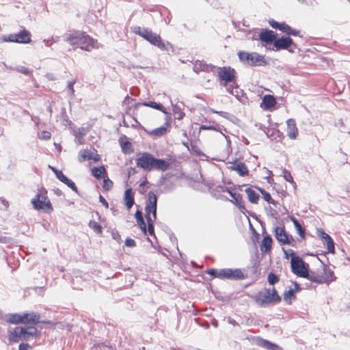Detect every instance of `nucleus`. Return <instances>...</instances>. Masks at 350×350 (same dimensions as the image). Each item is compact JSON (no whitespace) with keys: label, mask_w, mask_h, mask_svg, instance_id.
<instances>
[{"label":"nucleus","mask_w":350,"mask_h":350,"mask_svg":"<svg viewBox=\"0 0 350 350\" xmlns=\"http://www.w3.org/2000/svg\"><path fill=\"white\" fill-rule=\"evenodd\" d=\"M99 202L106 208H108L109 204L107 200L104 198V197L101 195L99 196Z\"/></svg>","instance_id":"obj_64"},{"label":"nucleus","mask_w":350,"mask_h":350,"mask_svg":"<svg viewBox=\"0 0 350 350\" xmlns=\"http://www.w3.org/2000/svg\"><path fill=\"white\" fill-rule=\"evenodd\" d=\"M245 191L247 195V198L250 202L252 204L258 203L260 198V196L258 193H257L251 187H247V189H245Z\"/></svg>","instance_id":"obj_27"},{"label":"nucleus","mask_w":350,"mask_h":350,"mask_svg":"<svg viewBox=\"0 0 350 350\" xmlns=\"http://www.w3.org/2000/svg\"><path fill=\"white\" fill-rule=\"evenodd\" d=\"M268 23L272 28L279 30L281 23H279L273 19H269Z\"/></svg>","instance_id":"obj_54"},{"label":"nucleus","mask_w":350,"mask_h":350,"mask_svg":"<svg viewBox=\"0 0 350 350\" xmlns=\"http://www.w3.org/2000/svg\"><path fill=\"white\" fill-rule=\"evenodd\" d=\"M301 278H307L312 282H315L317 284H323L325 283V280H323V277L317 275L314 273H308L306 276H301Z\"/></svg>","instance_id":"obj_31"},{"label":"nucleus","mask_w":350,"mask_h":350,"mask_svg":"<svg viewBox=\"0 0 350 350\" xmlns=\"http://www.w3.org/2000/svg\"><path fill=\"white\" fill-rule=\"evenodd\" d=\"M289 252L291 258V267L292 272L299 277L308 275V270L305 267L304 261L299 256L296 255L293 250L289 249Z\"/></svg>","instance_id":"obj_8"},{"label":"nucleus","mask_w":350,"mask_h":350,"mask_svg":"<svg viewBox=\"0 0 350 350\" xmlns=\"http://www.w3.org/2000/svg\"><path fill=\"white\" fill-rule=\"evenodd\" d=\"M92 175L96 179H101L107 176V172L103 165L99 167H94L91 170Z\"/></svg>","instance_id":"obj_25"},{"label":"nucleus","mask_w":350,"mask_h":350,"mask_svg":"<svg viewBox=\"0 0 350 350\" xmlns=\"http://www.w3.org/2000/svg\"><path fill=\"white\" fill-rule=\"evenodd\" d=\"M21 323L30 325L29 326H34L40 323V316L38 313L36 312H23L21 314Z\"/></svg>","instance_id":"obj_13"},{"label":"nucleus","mask_w":350,"mask_h":350,"mask_svg":"<svg viewBox=\"0 0 350 350\" xmlns=\"http://www.w3.org/2000/svg\"><path fill=\"white\" fill-rule=\"evenodd\" d=\"M122 151L124 154H127L133 151L132 144L130 142L126 141L124 142H120Z\"/></svg>","instance_id":"obj_39"},{"label":"nucleus","mask_w":350,"mask_h":350,"mask_svg":"<svg viewBox=\"0 0 350 350\" xmlns=\"http://www.w3.org/2000/svg\"><path fill=\"white\" fill-rule=\"evenodd\" d=\"M155 219L152 220H146L148 224V229L146 228L147 231L148 232L150 236H154L155 237L154 234V221Z\"/></svg>","instance_id":"obj_46"},{"label":"nucleus","mask_w":350,"mask_h":350,"mask_svg":"<svg viewBox=\"0 0 350 350\" xmlns=\"http://www.w3.org/2000/svg\"><path fill=\"white\" fill-rule=\"evenodd\" d=\"M238 56L240 62L250 66H264L267 64V61L264 55L258 53H249L246 51H239Z\"/></svg>","instance_id":"obj_7"},{"label":"nucleus","mask_w":350,"mask_h":350,"mask_svg":"<svg viewBox=\"0 0 350 350\" xmlns=\"http://www.w3.org/2000/svg\"><path fill=\"white\" fill-rule=\"evenodd\" d=\"M291 46L294 49H298L297 44L294 43L293 39L289 36H282L281 38L276 37L273 48L271 49L275 51L288 50V52L293 53L295 51L293 49L291 48Z\"/></svg>","instance_id":"obj_9"},{"label":"nucleus","mask_w":350,"mask_h":350,"mask_svg":"<svg viewBox=\"0 0 350 350\" xmlns=\"http://www.w3.org/2000/svg\"><path fill=\"white\" fill-rule=\"evenodd\" d=\"M38 329L35 326L16 327L10 331L8 339L12 342H18L19 340H30L38 336Z\"/></svg>","instance_id":"obj_5"},{"label":"nucleus","mask_w":350,"mask_h":350,"mask_svg":"<svg viewBox=\"0 0 350 350\" xmlns=\"http://www.w3.org/2000/svg\"><path fill=\"white\" fill-rule=\"evenodd\" d=\"M125 245L127 247H135L136 245V243L134 239L127 237L125 240Z\"/></svg>","instance_id":"obj_58"},{"label":"nucleus","mask_w":350,"mask_h":350,"mask_svg":"<svg viewBox=\"0 0 350 350\" xmlns=\"http://www.w3.org/2000/svg\"><path fill=\"white\" fill-rule=\"evenodd\" d=\"M216 189L217 191L227 192L229 193V195L233 198V200H230V202L234 204L241 213H245V212H247L244 206L242 196L240 193L234 192L230 188L223 185H218Z\"/></svg>","instance_id":"obj_10"},{"label":"nucleus","mask_w":350,"mask_h":350,"mask_svg":"<svg viewBox=\"0 0 350 350\" xmlns=\"http://www.w3.org/2000/svg\"><path fill=\"white\" fill-rule=\"evenodd\" d=\"M317 234L324 241V243L326 244L327 252L334 254V242L332 238L328 234L325 233L323 228L317 230Z\"/></svg>","instance_id":"obj_15"},{"label":"nucleus","mask_w":350,"mask_h":350,"mask_svg":"<svg viewBox=\"0 0 350 350\" xmlns=\"http://www.w3.org/2000/svg\"><path fill=\"white\" fill-rule=\"evenodd\" d=\"M200 130H213V131H217L216 127L214 125H201L200 127Z\"/></svg>","instance_id":"obj_61"},{"label":"nucleus","mask_w":350,"mask_h":350,"mask_svg":"<svg viewBox=\"0 0 350 350\" xmlns=\"http://www.w3.org/2000/svg\"><path fill=\"white\" fill-rule=\"evenodd\" d=\"M145 212H146V220H152L156 219L157 218V210L154 209V208H152L151 206L146 205L145 206Z\"/></svg>","instance_id":"obj_32"},{"label":"nucleus","mask_w":350,"mask_h":350,"mask_svg":"<svg viewBox=\"0 0 350 350\" xmlns=\"http://www.w3.org/2000/svg\"><path fill=\"white\" fill-rule=\"evenodd\" d=\"M266 210L267 211L268 215H269L271 217L273 218H276L278 216V212L273 208L271 206H269L268 208H266Z\"/></svg>","instance_id":"obj_56"},{"label":"nucleus","mask_w":350,"mask_h":350,"mask_svg":"<svg viewBox=\"0 0 350 350\" xmlns=\"http://www.w3.org/2000/svg\"><path fill=\"white\" fill-rule=\"evenodd\" d=\"M80 155L83 158V160L88 159L90 160L92 158V154L88 150H83L80 152Z\"/></svg>","instance_id":"obj_50"},{"label":"nucleus","mask_w":350,"mask_h":350,"mask_svg":"<svg viewBox=\"0 0 350 350\" xmlns=\"http://www.w3.org/2000/svg\"><path fill=\"white\" fill-rule=\"evenodd\" d=\"M228 168L231 170L236 171L240 176H245L249 174V170L246 165L243 162H237V161H234Z\"/></svg>","instance_id":"obj_17"},{"label":"nucleus","mask_w":350,"mask_h":350,"mask_svg":"<svg viewBox=\"0 0 350 350\" xmlns=\"http://www.w3.org/2000/svg\"><path fill=\"white\" fill-rule=\"evenodd\" d=\"M200 67H201L202 70L205 71V72H209L210 70H212V68H215V66H214L211 64H208L206 63L200 64Z\"/></svg>","instance_id":"obj_53"},{"label":"nucleus","mask_w":350,"mask_h":350,"mask_svg":"<svg viewBox=\"0 0 350 350\" xmlns=\"http://www.w3.org/2000/svg\"><path fill=\"white\" fill-rule=\"evenodd\" d=\"M255 302L261 308H266L270 305H275L281 301V297L279 295L275 288H265L264 292H258L254 297Z\"/></svg>","instance_id":"obj_4"},{"label":"nucleus","mask_w":350,"mask_h":350,"mask_svg":"<svg viewBox=\"0 0 350 350\" xmlns=\"http://www.w3.org/2000/svg\"><path fill=\"white\" fill-rule=\"evenodd\" d=\"M288 36H294L301 37V36H300V31L299 30H297V29H293V28L291 29V31H290V32H289Z\"/></svg>","instance_id":"obj_62"},{"label":"nucleus","mask_w":350,"mask_h":350,"mask_svg":"<svg viewBox=\"0 0 350 350\" xmlns=\"http://www.w3.org/2000/svg\"><path fill=\"white\" fill-rule=\"evenodd\" d=\"M66 176L64 174V173L61 171L57 176L56 178L63 183V181L66 178Z\"/></svg>","instance_id":"obj_63"},{"label":"nucleus","mask_w":350,"mask_h":350,"mask_svg":"<svg viewBox=\"0 0 350 350\" xmlns=\"http://www.w3.org/2000/svg\"><path fill=\"white\" fill-rule=\"evenodd\" d=\"M219 279H228L232 280H241L245 278V275L240 269L224 268L219 270Z\"/></svg>","instance_id":"obj_11"},{"label":"nucleus","mask_w":350,"mask_h":350,"mask_svg":"<svg viewBox=\"0 0 350 350\" xmlns=\"http://www.w3.org/2000/svg\"><path fill=\"white\" fill-rule=\"evenodd\" d=\"M282 174H283V177L287 181V182H289L291 183H293L294 185H295V183L294 182L293 180V178L290 173V172L288 170H287L286 169H284L282 170Z\"/></svg>","instance_id":"obj_45"},{"label":"nucleus","mask_w":350,"mask_h":350,"mask_svg":"<svg viewBox=\"0 0 350 350\" xmlns=\"http://www.w3.org/2000/svg\"><path fill=\"white\" fill-rule=\"evenodd\" d=\"M16 70L17 72L24 74L27 76H29L33 72L32 70L28 68L27 67L23 66H18L16 68Z\"/></svg>","instance_id":"obj_41"},{"label":"nucleus","mask_w":350,"mask_h":350,"mask_svg":"<svg viewBox=\"0 0 350 350\" xmlns=\"http://www.w3.org/2000/svg\"><path fill=\"white\" fill-rule=\"evenodd\" d=\"M64 40L86 51H90L94 48V40L84 32L75 31L68 33Z\"/></svg>","instance_id":"obj_2"},{"label":"nucleus","mask_w":350,"mask_h":350,"mask_svg":"<svg viewBox=\"0 0 350 350\" xmlns=\"http://www.w3.org/2000/svg\"><path fill=\"white\" fill-rule=\"evenodd\" d=\"M167 133V128L164 126H161L159 128H156L153 129L150 134L157 136V137H161L166 134Z\"/></svg>","instance_id":"obj_37"},{"label":"nucleus","mask_w":350,"mask_h":350,"mask_svg":"<svg viewBox=\"0 0 350 350\" xmlns=\"http://www.w3.org/2000/svg\"><path fill=\"white\" fill-rule=\"evenodd\" d=\"M104 180H103V189L105 190V191H109L113 186V182L109 180L108 178H103Z\"/></svg>","instance_id":"obj_47"},{"label":"nucleus","mask_w":350,"mask_h":350,"mask_svg":"<svg viewBox=\"0 0 350 350\" xmlns=\"http://www.w3.org/2000/svg\"><path fill=\"white\" fill-rule=\"evenodd\" d=\"M141 105L153 108L154 109L159 110L165 114H168L165 108L163 106L162 104H161L159 103H156L154 101H144L143 103H135L134 107L135 109H137L138 107H139Z\"/></svg>","instance_id":"obj_19"},{"label":"nucleus","mask_w":350,"mask_h":350,"mask_svg":"<svg viewBox=\"0 0 350 350\" xmlns=\"http://www.w3.org/2000/svg\"><path fill=\"white\" fill-rule=\"evenodd\" d=\"M88 226L90 228H92L96 233L100 234L102 233L103 228L100 224L98 222L90 220L89 221Z\"/></svg>","instance_id":"obj_38"},{"label":"nucleus","mask_w":350,"mask_h":350,"mask_svg":"<svg viewBox=\"0 0 350 350\" xmlns=\"http://www.w3.org/2000/svg\"><path fill=\"white\" fill-rule=\"evenodd\" d=\"M280 280V278L278 275L276 274L271 272L268 274L267 276V282L270 285H274L275 284L278 283Z\"/></svg>","instance_id":"obj_40"},{"label":"nucleus","mask_w":350,"mask_h":350,"mask_svg":"<svg viewBox=\"0 0 350 350\" xmlns=\"http://www.w3.org/2000/svg\"><path fill=\"white\" fill-rule=\"evenodd\" d=\"M291 28L292 27L289 26L288 24L285 23L284 22H282L280 24L279 30L286 33V35H288Z\"/></svg>","instance_id":"obj_49"},{"label":"nucleus","mask_w":350,"mask_h":350,"mask_svg":"<svg viewBox=\"0 0 350 350\" xmlns=\"http://www.w3.org/2000/svg\"><path fill=\"white\" fill-rule=\"evenodd\" d=\"M136 165L137 167L148 172L154 170L164 172L170 167V163L167 161L163 159L155 158L151 153L148 152L141 154V156L136 159Z\"/></svg>","instance_id":"obj_1"},{"label":"nucleus","mask_w":350,"mask_h":350,"mask_svg":"<svg viewBox=\"0 0 350 350\" xmlns=\"http://www.w3.org/2000/svg\"><path fill=\"white\" fill-rule=\"evenodd\" d=\"M88 131V129L85 127H80L75 131L74 135L76 139H77L79 144H83V137L87 135Z\"/></svg>","instance_id":"obj_30"},{"label":"nucleus","mask_w":350,"mask_h":350,"mask_svg":"<svg viewBox=\"0 0 350 350\" xmlns=\"http://www.w3.org/2000/svg\"><path fill=\"white\" fill-rule=\"evenodd\" d=\"M63 183L66 185L69 188H70L75 193H78L77 187L75 183L68 177L63 181Z\"/></svg>","instance_id":"obj_42"},{"label":"nucleus","mask_w":350,"mask_h":350,"mask_svg":"<svg viewBox=\"0 0 350 350\" xmlns=\"http://www.w3.org/2000/svg\"><path fill=\"white\" fill-rule=\"evenodd\" d=\"M325 277L323 278V280H325V283H329L334 280H335L336 277L334 276V271L332 270H328L325 272Z\"/></svg>","instance_id":"obj_43"},{"label":"nucleus","mask_w":350,"mask_h":350,"mask_svg":"<svg viewBox=\"0 0 350 350\" xmlns=\"http://www.w3.org/2000/svg\"><path fill=\"white\" fill-rule=\"evenodd\" d=\"M146 204L154 208V209L157 210V195L152 191H150L147 194V199L146 201Z\"/></svg>","instance_id":"obj_28"},{"label":"nucleus","mask_w":350,"mask_h":350,"mask_svg":"<svg viewBox=\"0 0 350 350\" xmlns=\"http://www.w3.org/2000/svg\"><path fill=\"white\" fill-rule=\"evenodd\" d=\"M172 111L175 118L178 120H182L185 115L181 107L177 105H172Z\"/></svg>","instance_id":"obj_36"},{"label":"nucleus","mask_w":350,"mask_h":350,"mask_svg":"<svg viewBox=\"0 0 350 350\" xmlns=\"http://www.w3.org/2000/svg\"><path fill=\"white\" fill-rule=\"evenodd\" d=\"M298 234L302 238V239H305V236H306V230L304 227L301 226V225L297 226V228H295Z\"/></svg>","instance_id":"obj_55"},{"label":"nucleus","mask_w":350,"mask_h":350,"mask_svg":"<svg viewBox=\"0 0 350 350\" xmlns=\"http://www.w3.org/2000/svg\"><path fill=\"white\" fill-rule=\"evenodd\" d=\"M124 200L126 208L129 211L135 203L134 192L131 188L126 189L124 193Z\"/></svg>","instance_id":"obj_23"},{"label":"nucleus","mask_w":350,"mask_h":350,"mask_svg":"<svg viewBox=\"0 0 350 350\" xmlns=\"http://www.w3.org/2000/svg\"><path fill=\"white\" fill-rule=\"evenodd\" d=\"M111 237L113 240L116 241L118 243H120L121 236L118 230L113 229L111 232Z\"/></svg>","instance_id":"obj_52"},{"label":"nucleus","mask_w":350,"mask_h":350,"mask_svg":"<svg viewBox=\"0 0 350 350\" xmlns=\"http://www.w3.org/2000/svg\"><path fill=\"white\" fill-rule=\"evenodd\" d=\"M3 42H16L14 33L3 36L1 38Z\"/></svg>","instance_id":"obj_51"},{"label":"nucleus","mask_w":350,"mask_h":350,"mask_svg":"<svg viewBox=\"0 0 350 350\" xmlns=\"http://www.w3.org/2000/svg\"><path fill=\"white\" fill-rule=\"evenodd\" d=\"M276 105L275 97L271 94H266L262 97L260 107L265 110H270Z\"/></svg>","instance_id":"obj_21"},{"label":"nucleus","mask_w":350,"mask_h":350,"mask_svg":"<svg viewBox=\"0 0 350 350\" xmlns=\"http://www.w3.org/2000/svg\"><path fill=\"white\" fill-rule=\"evenodd\" d=\"M135 217L140 229L144 232V234H146L147 232L146 224L144 219L142 212L140 210L137 209L135 213Z\"/></svg>","instance_id":"obj_26"},{"label":"nucleus","mask_w":350,"mask_h":350,"mask_svg":"<svg viewBox=\"0 0 350 350\" xmlns=\"http://www.w3.org/2000/svg\"><path fill=\"white\" fill-rule=\"evenodd\" d=\"M218 76L223 85H226L228 83L233 82L235 80V70L230 66L219 67Z\"/></svg>","instance_id":"obj_12"},{"label":"nucleus","mask_w":350,"mask_h":350,"mask_svg":"<svg viewBox=\"0 0 350 350\" xmlns=\"http://www.w3.org/2000/svg\"><path fill=\"white\" fill-rule=\"evenodd\" d=\"M31 203L33 208L37 211L44 210L46 213H51L53 210V206L48 198L47 191L44 188L38 190L34 198L31 199Z\"/></svg>","instance_id":"obj_6"},{"label":"nucleus","mask_w":350,"mask_h":350,"mask_svg":"<svg viewBox=\"0 0 350 350\" xmlns=\"http://www.w3.org/2000/svg\"><path fill=\"white\" fill-rule=\"evenodd\" d=\"M272 239L270 235H265L260 244V250L262 253L269 252L271 250Z\"/></svg>","instance_id":"obj_24"},{"label":"nucleus","mask_w":350,"mask_h":350,"mask_svg":"<svg viewBox=\"0 0 350 350\" xmlns=\"http://www.w3.org/2000/svg\"><path fill=\"white\" fill-rule=\"evenodd\" d=\"M5 321L10 323H21V314L8 313L5 316Z\"/></svg>","instance_id":"obj_29"},{"label":"nucleus","mask_w":350,"mask_h":350,"mask_svg":"<svg viewBox=\"0 0 350 350\" xmlns=\"http://www.w3.org/2000/svg\"><path fill=\"white\" fill-rule=\"evenodd\" d=\"M287 124V135L290 139H295L298 135V129L294 119L290 118L286 121Z\"/></svg>","instance_id":"obj_20"},{"label":"nucleus","mask_w":350,"mask_h":350,"mask_svg":"<svg viewBox=\"0 0 350 350\" xmlns=\"http://www.w3.org/2000/svg\"><path fill=\"white\" fill-rule=\"evenodd\" d=\"M283 297L284 300L288 304H291V299H295L296 297L294 291H293V288H290L288 291H285L283 294Z\"/></svg>","instance_id":"obj_35"},{"label":"nucleus","mask_w":350,"mask_h":350,"mask_svg":"<svg viewBox=\"0 0 350 350\" xmlns=\"http://www.w3.org/2000/svg\"><path fill=\"white\" fill-rule=\"evenodd\" d=\"M76 83V79H72L71 81H69L67 84V88L68 91V94L70 96H74L75 94V90H74V85Z\"/></svg>","instance_id":"obj_48"},{"label":"nucleus","mask_w":350,"mask_h":350,"mask_svg":"<svg viewBox=\"0 0 350 350\" xmlns=\"http://www.w3.org/2000/svg\"><path fill=\"white\" fill-rule=\"evenodd\" d=\"M243 90H241L236 83H234V87L231 90V94L235 96L237 98H239V96L243 95Z\"/></svg>","instance_id":"obj_44"},{"label":"nucleus","mask_w":350,"mask_h":350,"mask_svg":"<svg viewBox=\"0 0 350 350\" xmlns=\"http://www.w3.org/2000/svg\"><path fill=\"white\" fill-rule=\"evenodd\" d=\"M274 232L275 239L278 240V242L282 244L289 245L291 243V241L293 240V237L288 235L286 232L284 226H283L282 228H280L278 226L275 227L274 229Z\"/></svg>","instance_id":"obj_14"},{"label":"nucleus","mask_w":350,"mask_h":350,"mask_svg":"<svg viewBox=\"0 0 350 350\" xmlns=\"http://www.w3.org/2000/svg\"><path fill=\"white\" fill-rule=\"evenodd\" d=\"M258 190L260 191V193L262 195L263 199L268 203L271 204L274 206L276 205L277 202L274 200L270 193L267 191H266L264 189L258 188Z\"/></svg>","instance_id":"obj_33"},{"label":"nucleus","mask_w":350,"mask_h":350,"mask_svg":"<svg viewBox=\"0 0 350 350\" xmlns=\"http://www.w3.org/2000/svg\"><path fill=\"white\" fill-rule=\"evenodd\" d=\"M131 30L135 34L140 36L150 44L161 50H167V45L171 46L170 42L164 43L159 35L154 33L148 28H141L139 26H134L131 27Z\"/></svg>","instance_id":"obj_3"},{"label":"nucleus","mask_w":350,"mask_h":350,"mask_svg":"<svg viewBox=\"0 0 350 350\" xmlns=\"http://www.w3.org/2000/svg\"><path fill=\"white\" fill-rule=\"evenodd\" d=\"M211 111L213 113L219 114L221 117H223L227 120H229L230 121H231L232 122H234V121L237 119V118L234 115H232L228 112H226V111H216L214 109H212Z\"/></svg>","instance_id":"obj_34"},{"label":"nucleus","mask_w":350,"mask_h":350,"mask_svg":"<svg viewBox=\"0 0 350 350\" xmlns=\"http://www.w3.org/2000/svg\"><path fill=\"white\" fill-rule=\"evenodd\" d=\"M207 273L213 278H219V271H217L215 269H210L207 270Z\"/></svg>","instance_id":"obj_57"},{"label":"nucleus","mask_w":350,"mask_h":350,"mask_svg":"<svg viewBox=\"0 0 350 350\" xmlns=\"http://www.w3.org/2000/svg\"><path fill=\"white\" fill-rule=\"evenodd\" d=\"M32 349L28 343L21 342L18 346V350H31Z\"/></svg>","instance_id":"obj_59"},{"label":"nucleus","mask_w":350,"mask_h":350,"mask_svg":"<svg viewBox=\"0 0 350 350\" xmlns=\"http://www.w3.org/2000/svg\"><path fill=\"white\" fill-rule=\"evenodd\" d=\"M14 36L16 43L28 44L31 41V33L25 28L18 33H14Z\"/></svg>","instance_id":"obj_18"},{"label":"nucleus","mask_w":350,"mask_h":350,"mask_svg":"<svg viewBox=\"0 0 350 350\" xmlns=\"http://www.w3.org/2000/svg\"><path fill=\"white\" fill-rule=\"evenodd\" d=\"M277 33L268 29H262L259 33V40L265 44H272L275 42Z\"/></svg>","instance_id":"obj_16"},{"label":"nucleus","mask_w":350,"mask_h":350,"mask_svg":"<svg viewBox=\"0 0 350 350\" xmlns=\"http://www.w3.org/2000/svg\"><path fill=\"white\" fill-rule=\"evenodd\" d=\"M256 343L259 347L267 350H281V347L278 345L261 338L257 340Z\"/></svg>","instance_id":"obj_22"},{"label":"nucleus","mask_w":350,"mask_h":350,"mask_svg":"<svg viewBox=\"0 0 350 350\" xmlns=\"http://www.w3.org/2000/svg\"><path fill=\"white\" fill-rule=\"evenodd\" d=\"M51 135L49 131H43L42 132L41 135L40 136V138L44 140H48L51 138Z\"/></svg>","instance_id":"obj_60"}]
</instances>
